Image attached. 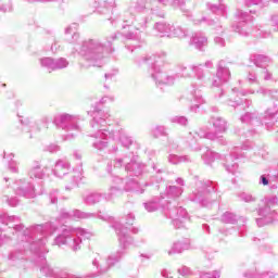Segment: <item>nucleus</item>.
<instances>
[{
  "label": "nucleus",
  "mask_w": 278,
  "mask_h": 278,
  "mask_svg": "<svg viewBox=\"0 0 278 278\" xmlns=\"http://www.w3.org/2000/svg\"><path fill=\"white\" fill-rule=\"evenodd\" d=\"M0 223L15 233H21V241L16 244L15 250L9 254V260L11 262H22V260H27V255H34V262L40 267V273L45 277L58 278V275L64 274L59 268H53L47 263L45 255L49 253V250L45 247L47 244L45 231L50 235L58 231L52 244L55 247H68L74 252L81 249L84 240L92 238V233L84 228H74L66 225L58 227L53 223L34 225L25 229V225H23L18 216H10L8 213H0Z\"/></svg>",
  "instance_id": "f257e3e1"
},
{
  "label": "nucleus",
  "mask_w": 278,
  "mask_h": 278,
  "mask_svg": "<svg viewBox=\"0 0 278 278\" xmlns=\"http://www.w3.org/2000/svg\"><path fill=\"white\" fill-rule=\"evenodd\" d=\"M190 42L193 47H195V49L201 51L203 47H207V37H205V34L203 33H194Z\"/></svg>",
  "instance_id": "473e14b6"
},
{
  "label": "nucleus",
  "mask_w": 278,
  "mask_h": 278,
  "mask_svg": "<svg viewBox=\"0 0 278 278\" xmlns=\"http://www.w3.org/2000/svg\"><path fill=\"white\" fill-rule=\"evenodd\" d=\"M239 199H241V201H244V203H254V201H256L255 197L244 192L239 195Z\"/></svg>",
  "instance_id": "0e129e2a"
},
{
  "label": "nucleus",
  "mask_w": 278,
  "mask_h": 278,
  "mask_svg": "<svg viewBox=\"0 0 278 278\" xmlns=\"http://www.w3.org/2000/svg\"><path fill=\"white\" fill-rule=\"evenodd\" d=\"M278 204V195L266 197L263 200V207H273Z\"/></svg>",
  "instance_id": "603ef678"
},
{
  "label": "nucleus",
  "mask_w": 278,
  "mask_h": 278,
  "mask_svg": "<svg viewBox=\"0 0 278 278\" xmlns=\"http://www.w3.org/2000/svg\"><path fill=\"white\" fill-rule=\"evenodd\" d=\"M181 194H184V188L169 186L166 187L165 193L161 194V197H164L165 201H167V203H165L167 207H177V201L175 199H179Z\"/></svg>",
  "instance_id": "a878e982"
},
{
  "label": "nucleus",
  "mask_w": 278,
  "mask_h": 278,
  "mask_svg": "<svg viewBox=\"0 0 278 278\" xmlns=\"http://www.w3.org/2000/svg\"><path fill=\"white\" fill-rule=\"evenodd\" d=\"M151 136L153 138H160L162 136H166V127L165 126H155L151 129Z\"/></svg>",
  "instance_id": "864d4df0"
},
{
  "label": "nucleus",
  "mask_w": 278,
  "mask_h": 278,
  "mask_svg": "<svg viewBox=\"0 0 278 278\" xmlns=\"http://www.w3.org/2000/svg\"><path fill=\"white\" fill-rule=\"evenodd\" d=\"M166 218H170L172 225L175 229H181L186 227V223L190 220L188 217V211L181 206L167 207L165 211Z\"/></svg>",
  "instance_id": "dca6fc26"
},
{
  "label": "nucleus",
  "mask_w": 278,
  "mask_h": 278,
  "mask_svg": "<svg viewBox=\"0 0 278 278\" xmlns=\"http://www.w3.org/2000/svg\"><path fill=\"white\" fill-rule=\"evenodd\" d=\"M151 0H136L130 3L128 7V10L125 12H137V14H144V12L149 11L151 12Z\"/></svg>",
  "instance_id": "bb28decb"
},
{
  "label": "nucleus",
  "mask_w": 278,
  "mask_h": 278,
  "mask_svg": "<svg viewBox=\"0 0 278 278\" xmlns=\"http://www.w3.org/2000/svg\"><path fill=\"white\" fill-rule=\"evenodd\" d=\"M112 222L111 227L115 229V233L117 236L119 250L116 251V253L111 254L108 258H103L100 255H98L93 261L92 265L97 268V273L93 274L92 278L94 277H101V275H105L114 266V264H117V262H121L123 260V256L125 253H127V250L131 244H134V237L129 233H140V229L138 227H127L123 225V223L114 219V217H109Z\"/></svg>",
  "instance_id": "7ed1b4c3"
},
{
  "label": "nucleus",
  "mask_w": 278,
  "mask_h": 278,
  "mask_svg": "<svg viewBox=\"0 0 278 278\" xmlns=\"http://www.w3.org/2000/svg\"><path fill=\"white\" fill-rule=\"evenodd\" d=\"M235 97H247V91L241 90L239 91L238 88H233L231 90V99L228 100L227 104L230 108H240V105H244L242 99H236Z\"/></svg>",
  "instance_id": "2f4dec72"
},
{
  "label": "nucleus",
  "mask_w": 278,
  "mask_h": 278,
  "mask_svg": "<svg viewBox=\"0 0 278 278\" xmlns=\"http://www.w3.org/2000/svg\"><path fill=\"white\" fill-rule=\"evenodd\" d=\"M167 147L169 149V151H179V142L175 141V139H167Z\"/></svg>",
  "instance_id": "e2e57ef3"
},
{
  "label": "nucleus",
  "mask_w": 278,
  "mask_h": 278,
  "mask_svg": "<svg viewBox=\"0 0 278 278\" xmlns=\"http://www.w3.org/2000/svg\"><path fill=\"white\" fill-rule=\"evenodd\" d=\"M220 220L226 225H236V223H238V215L231 212H225L222 215Z\"/></svg>",
  "instance_id": "a18cd8bd"
},
{
  "label": "nucleus",
  "mask_w": 278,
  "mask_h": 278,
  "mask_svg": "<svg viewBox=\"0 0 278 278\" xmlns=\"http://www.w3.org/2000/svg\"><path fill=\"white\" fill-rule=\"evenodd\" d=\"M194 25H201V23H205L206 25H208V27H223L220 25H218V20H212V18H207V17H202L200 20H193Z\"/></svg>",
  "instance_id": "8fccbe9b"
},
{
  "label": "nucleus",
  "mask_w": 278,
  "mask_h": 278,
  "mask_svg": "<svg viewBox=\"0 0 278 278\" xmlns=\"http://www.w3.org/2000/svg\"><path fill=\"white\" fill-rule=\"evenodd\" d=\"M222 271L220 269L218 270H213L208 273H201L200 278H220Z\"/></svg>",
  "instance_id": "052dcab7"
},
{
  "label": "nucleus",
  "mask_w": 278,
  "mask_h": 278,
  "mask_svg": "<svg viewBox=\"0 0 278 278\" xmlns=\"http://www.w3.org/2000/svg\"><path fill=\"white\" fill-rule=\"evenodd\" d=\"M249 149H251V146L249 143H244L241 148L235 147L230 151V154H229L228 159H226V163H225V168H226L227 173H231V175H236L237 173H239L238 163L233 162V160H240V157H245L247 154L243 151H249ZM229 161H231L233 163H231Z\"/></svg>",
  "instance_id": "f3484780"
},
{
  "label": "nucleus",
  "mask_w": 278,
  "mask_h": 278,
  "mask_svg": "<svg viewBox=\"0 0 278 278\" xmlns=\"http://www.w3.org/2000/svg\"><path fill=\"white\" fill-rule=\"evenodd\" d=\"M257 75L260 77V71L257 72L250 71L247 76V80L249 81V84H260V80L257 79Z\"/></svg>",
  "instance_id": "6e6d98bb"
},
{
  "label": "nucleus",
  "mask_w": 278,
  "mask_h": 278,
  "mask_svg": "<svg viewBox=\"0 0 278 278\" xmlns=\"http://www.w3.org/2000/svg\"><path fill=\"white\" fill-rule=\"evenodd\" d=\"M12 189L17 197H24V199H34L36 197L34 185L26 179L15 180Z\"/></svg>",
  "instance_id": "aec40b11"
},
{
  "label": "nucleus",
  "mask_w": 278,
  "mask_h": 278,
  "mask_svg": "<svg viewBox=\"0 0 278 278\" xmlns=\"http://www.w3.org/2000/svg\"><path fill=\"white\" fill-rule=\"evenodd\" d=\"M178 275L181 277H191L193 275L192 269L190 267L182 265L180 268L177 269Z\"/></svg>",
  "instance_id": "bf43d9fd"
},
{
  "label": "nucleus",
  "mask_w": 278,
  "mask_h": 278,
  "mask_svg": "<svg viewBox=\"0 0 278 278\" xmlns=\"http://www.w3.org/2000/svg\"><path fill=\"white\" fill-rule=\"evenodd\" d=\"M111 177H112L111 179L112 186L109 188L108 194L111 201H114L117 194H123L124 192H127V190H129V186H126L127 178L114 176L112 175V172H111Z\"/></svg>",
  "instance_id": "4be33fe9"
},
{
  "label": "nucleus",
  "mask_w": 278,
  "mask_h": 278,
  "mask_svg": "<svg viewBox=\"0 0 278 278\" xmlns=\"http://www.w3.org/2000/svg\"><path fill=\"white\" fill-rule=\"evenodd\" d=\"M188 36V29L177 25H172V30L169 33V38H186Z\"/></svg>",
  "instance_id": "a19ab883"
},
{
  "label": "nucleus",
  "mask_w": 278,
  "mask_h": 278,
  "mask_svg": "<svg viewBox=\"0 0 278 278\" xmlns=\"http://www.w3.org/2000/svg\"><path fill=\"white\" fill-rule=\"evenodd\" d=\"M126 186H128V189H126V192H137V194H143L144 187L140 185L136 179L126 177Z\"/></svg>",
  "instance_id": "f704fd0d"
},
{
  "label": "nucleus",
  "mask_w": 278,
  "mask_h": 278,
  "mask_svg": "<svg viewBox=\"0 0 278 278\" xmlns=\"http://www.w3.org/2000/svg\"><path fill=\"white\" fill-rule=\"evenodd\" d=\"M118 36H121V33H114L106 37V45L97 38L85 39L81 41L78 55L84 60L87 67L101 68L108 53H114L112 43L118 40Z\"/></svg>",
  "instance_id": "20e7f679"
},
{
  "label": "nucleus",
  "mask_w": 278,
  "mask_h": 278,
  "mask_svg": "<svg viewBox=\"0 0 278 278\" xmlns=\"http://www.w3.org/2000/svg\"><path fill=\"white\" fill-rule=\"evenodd\" d=\"M188 201L197 203L200 207H212L220 201L218 187L211 180H197L194 190L188 195Z\"/></svg>",
  "instance_id": "423d86ee"
},
{
  "label": "nucleus",
  "mask_w": 278,
  "mask_h": 278,
  "mask_svg": "<svg viewBox=\"0 0 278 278\" xmlns=\"http://www.w3.org/2000/svg\"><path fill=\"white\" fill-rule=\"evenodd\" d=\"M73 218V211L68 212L66 208H62L59 214V219L61 220H71Z\"/></svg>",
  "instance_id": "680f3d73"
},
{
  "label": "nucleus",
  "mask_w": 278,
  "mask_h": 278,
  "mask_svg": "<svg viewBox=\"0 0 278 278\" xmlns=\"http://www.w3.org/2000/svg\"><path fill=\"white\" fill-rule=\"evenodd\" d=\"M187 144L191 151H201V146L199 144V137L189 132L187 136Z\"/></svg>",
  "instance_id": "79ce46f5"
},
{
  "label": "nucleus",
  "mask_w": 278,
  "mask_h": 278,
  "mask_svg": "<svg viewBox=\"0 0 278 278\" xmlns=\"http://www.w3.org/2000/svg\"><path fill=\"white\" fill-rule=\"evenodd\" d=\"M18 122L22 125V129L27 134H29V131H33L34 127H36V121H34V117L20 116Z\"/></svg>",
  "instance_id": "4c0bfd02"
},
{
  "label": "nucleus",
  "mask_w": 278,
  "mask_h": 278,
  "mask_svg": "<svg viewBox=\"0 0 278 278\" xmlns=\"http://www.w3.org/2000/svg\"><path fill=\"white\" fill-rule=\"evenodd\" d=\"M244 5L247 8H253V5H260L261 8H264V1L263 0H244Z\"/></svg>",
  "instance_id": "69168bd1"
},
{
  "label": "nucleus",
  "mask_w": 278,
  "mask_h": 278,
  "mask_svg": "<svg viewBox=\"0 0 278 278\" xmlns=\"http://www.w3.org/2000/svg\"><path fill=\"white\" fill-rule=\"evenodd\" d=\"M152 168L156 175H162V173H164V165L160 162L152 163Z\"/></svg>",
  "instance_id": "338daca9"
},
{
  "label": "nucleus",
  "mask_w": 278,
  "mask_h": 278,
  "mask_svg": "<svg viewBox=\"0 0 278 278\" xmlns=\"http://www.w3.org/2000/svg\"><path fill=\"white\" fill-rule=\"evenodd\" d=\"M83 172L84 169L81 168V166L71 172V163L64 160H58L54 164V168H52L54 177H59V179H62L63 177H66V175H68L71 179V187L66 186V190H73V188H75V186H77L79 181H81V179L84 178Z\"/></svg>",
  "instance_id": "9b49d317"
},
{
  "label": "nucleus",
  "mask_w": 278,
  "mask_h": 278,
  "mask_svg": "<svg viewBox=\"0 0 278 278\" xmlns=\"http://www.w3.org/2000/svg\"><path fill=\"white\" fill-rule=\"evenodd\" d=\"M271 26L278 31V13L270 16Z\"/></svg>",
  "instance_id": "774afa93"
},
{
  "label": "nucleus",
  "mask_w": 278,
  "mask_h": 278,
  "mask_svg": "<svg viewBox=\"0 0 278 278\" xmlns=\"http://www.w3.org/2000/svg\"><path fill=\"white\" fill-rule=\"evenodd\" d=\"M164 62H166V53L164 52L135 60L137 66H142L143 64L151 66L150 75L156 86H173L175 80L179 77L184 79H192V77H195V81L191 85V94L195 104L190 106V112H199L201 105L207 103L201 93V88H207L210 86L212 72L203 70V63L191 64L189 66L179 63L176 65L178 73L170 75L162 71V64H164Z\"/></svg>",
  "instance_id": "f03ea898"
},
{
  "label": "nucleus",
  "mask_w": 278,
  "mask_h": 278,
  "mask_svg": "<svg viewBox=\"0 0 278 278\" xmlns=\"http://www.w3.org/2000/svg\"><path fill=\"white\" fill-rule=\"evenodd\" d=\"M170 123H176V125H181L182 127H186L188 125V117L174 116L170 118Z\"/></svg>",
  "instance_id": "13d9d810"
},
{
  "label": "nucleus",
  "mask_w": 278,
  "mask_h": 278,
  "mask_svg": "<svg viewBox=\"0 0 278 278\" xmlns=\"http://www.w3.org/2000/svg\"><path fill=\"white\" fill-rule=\"evenodd\" d=\"M108 118H110V113H103L101 110L96 109L92 114V119L89 123V138H94L91 147L96 151H105L109 147L108 138L110 136L103 135V131L108 130Z\"/></svg>",
  "instance_id": "0eeeda50"
},
{
  "label": "nucleus",
  "mask_w": 278,
  "mask_h": 278,
  "mask_svg": "<svg viewBox=\"0 0 278 278\" xmlns=\"http://www.w3.org/2000/svg\"><path fill=\"white\" fill-rule=\"evenodd\" d=\"M255 14V11L244 12L242 10H237L236 12V18H238V23L236 25H232L233 31L239 34V36H249L250 34H253V28H251V25L249 23L253 22V15Z\"/></svg>",
  "instance_id": "ddd939ff"
},
{
  "label": "nucleus",
  "mask_w": 278,
  "mask_h": 278,
  "mask_svg": "<svg viewBox=\"0 0 278 278\" xmlns=\"http://www.w3.org/2000/svg\"><path fill=\"white\" fill-rule=\"evenodd\" d=\"M278 276L277 271L268 270V271H248L244 274L245 278H276Z\"/></svg>",
  "instance_id": "e433bc0d"
},
{
  "label": "nucleus",
  "mask_w": 278,
  "mask_h": 278,
  "mask_svg": "<svg viewBox=\"0 0 278 278\" xmlns=\"http://www.w3.org/2000/svg\"><path fill=\"white\" fill-rule=\"evenodd\" d=\"M81 201L85 205H97V203H101V201H105L106 203H110L112 201V198H110V194L108 192H99V191H85L81 194Z\"/></svg>",
  "instance_id": "5701e85b"
},
{
  "label": "nucleus",
  "mask_w": 278,
  "mask_h": 278,
  "mask_svg": "<svg viewBox=\"0 0 278 278\" xmlns=\"http://www.w3.org/2000/svg\"><path fill=\"white\" fill-rule=\"evenodd\" d=\"M30 179H45V170L40 166V162L34 161L33 165L28 172Z\"/></svg>",
  "instance_id": "72a5a7b5"
},
{
  "label": "nucleus",
  "mask_w": 278,
  "mask_h": 278,
  "mask_svg": "<svg viewBox=\"0 0 278 278\" xmlns=\"http://www.w3.org/2000/svg\"><path fill=\"white\" fill-rule=\"evenodd\" d=\"M79 25L77 23H74L65 28V35L68 36L72 34V41L71 42H77L79 40V33H77V28Z\"/></svg>",
  "instance_id": "37998d69"
},
{
  "label": "nucleus",
  "mask_w": 278,
  "mask_h": 278,
  "mask_svg": "<svg viewBox=\"0 0 278 278\" xmlns=\"http://www.w3.org/2000/svg\"><path fill=\"white\" fill-rule=\"evenodd\" d=\"M58 197H60V191L58 189H52L48 193V199L52 205H55V203H58Z\"/></svg>",
  "instance_id": "4d7b16f0"
},
{
  "label": "nucleus",
  "mask_w": 278,
  "mask_h": 278,
  "mask_svg": "<svg viewBox=\"0 0 278 278\" xmlns=\"http://www.w3.org/2000/svg\"><path fill=\"white\" fill-rule=\"evenodd\" d=\"M109 102H114V96H104L97 104L96 106L93 108V111L91 112V116L94 114V111L98 109V110H101V105H104V103H108ZM104 114H109L108 112L101 110Z\"/></svg>",
  "instance_id": "3c124183"
},
{
  "label": "nucleus",
  "mask_w": 278,
  "mask_h": 278,
  "mask_svg": "<svg viewBox=\"0 0 278 278\" xmlns=\"http://www.w3.org/2000/svg\"><path fill=\"white\" fill-rule=\"evenodd\" d=\"M278 121V104L274 103L267 108L263 117H260L257 112H247L240 116V122L243 125H252L253 127L266 126V129H270Z\"/></svg>",
  "instance_id": "6e6552de"
},
{
  "label": "nucleus",
  "mask_w": 278,
  "mask_h": 278,
  "mask_svg": "<svg viewBox=\"0 0 278 278\" xmlns=\"http://www.w3.org/2000/svg\"><path fill=\"white\" fill-rule=\"evenodd\" d=\"M250 62H252L258 70L260 77H263L265 81H270L273 79V74L268 72V64L271 62L268 55L264 54H251Z\"/></svg>",
  "instance_id": "6ab92c4d"
},
{
  "label": "nucleus",
  "mask_w": 278,
  "mask_h": 278,
  "mask_svg": "<svg viewBox=\"0 0 278 278\" xmlns=\"http://www.w3.org/2000/svg\"><path fill=\"white\" fill-rule=\"evenodd\" d=\"M190 249V240L185 239L182 241H176L173 243L172 248L167 251L168 255H177L182 251H189Z\"/></svg>",
  "instance_id": "c85d7f7f"
},
{
  "label": "nucleus",
  "mask_w": 278,
  "mask_h": 278,
  "mask_svg": "<svg viewBox=\"0 0 278 278\" xmlns=\"http://www.w3.org/2000/svg\"><path fill=\"white\" fill-rule=\"evenodd\" d=\"M256 218L257 227H266V225H277L278 223V210L268 206H258Z\"/></svg>",
  "instance_id": "a211bd4d"
},
{
  "label": "nucleus",
  "mask_w": 278,
  "mask_h": 278,
  "mask_svg": "<svg viewBox=\"0 0 278 278\" xmlns=\"http://www.w3.org/2000/svg\"><path fill=\"white\" fill-rule=\"evenodd\" d=\"M116 8V0H102L97 7V12L98 14H110L111 12V16L108 20L111 21L112 25H118L121 22L124 23L122 24L123 29L131 27V25H134L136 31H144L147 29L149 17L144 13L134 14L131 12H124L122 18H118Z\"/></svg>",
  "instance_id": "39448f33"
},
{
  "label": "nucleus",
  "mask_w": 278,
  "mask_h": 278,
  "mask_svg": "<svg viewBox=\"0 0 278 278\" xmlns=\"http://www.w3.org/2000/svg\"><path fill=\"white\" fill-rule=\"evenodd\" d=\"M169 164H190L192 159L189 155H177V154H169L167 157Z\"/></svg>",
  "instance_id": "58836bf2"
},
{
  "label": "nucleus",
  "mask_w": 278,
  "mask_h": 278,
  "mask_svg": "<svg viewBox=\"0 0 278 278\" xmlns=\"http://www.w3.org/2000/svg\"><path fill=\"white\" fill-rule=\"evenodd\" d=\"M113 166L114 168H122V166H125L126 173H128V175L131 177H140L144 170V163L138 162V156H136L134 152H130L108 163L106 173L112 174Z\"/></svg>",
  "instance_id": "9d476101"
},
{
  "label": "nucleus",
  "mask_w": 278,
  "mask_h": 278,
  "mask_svg": "<svg viewBox=\"0 0 278 278\" xmlns=\"http://www.w3.org/2000/svg\"><path fill=\"white\" fill-rule=\"evenodd\" d=\"M206 151L202 154V160L204 164L207 166H212L216 160H220V154L210 150V148H205Z\"/></svg>",
  "instance_id": "c9c22d12"
},
{
  "label": "nucleus",
  "mask_w": 278,
  "mask_h": 278,
  "mask_svg": "<svg viewBox=\"0 0 278 278\" xmlns=\"http://www.w3.org/2000/svg\"><path fill=\"white\" fill-rule=\"evenodd\" d=\"M207 10L217 16L227 17V5H225V0H219L218 4L206 3Z\"/></svg>",
  "instance_id": "7c9ffc66"
},
{
  "label": "nucleus",
  "mask_w": 278,
  "mask_h": 278,
  "mask_svg": "<svg viewBox=\"0 0 278 278\" xmlns=\"http://www.w3.org/2000/svg\"><path fill=\"white\" fill-rule=\"evenodd\" d=\"M40 66L48 71V73H53V71H63V68H68V60L65 58L53 59L51 56L41 58L39 60Z\"/></svg>",
  "instance_id": "412c9836"
},
{
  "label": "nucleus",
  "mask_w": 278,
  "mask_h": 278,
  "mask_svg": "<svg viewBox=\"0 0 278 278\" xmlns=\"http://www.w3.org/2000/svg\"><path fill=\"white\" fill-rule=\"evenodd\" d=\"M94 213H86L80 210H74L72 211V218H80V219H87V218H94Z\"/></svg>",
  "instance_id": "09e8293b"
},
{
  "label": "nucleus",
  "mask_w": 278,
  "mask_h": 278,
  "mask_svg": "<svg viewBox=\"0 0 278 278\" xmlns=\"http://www.w3.org/2000/svg\"><path fill=\"white\" fill-rule=\"evenodd\" d=\"M231 79V71H229V65L222 60L217 64L216 76L212 74L211 83L207 87L210 88H220L223 84H227ZM206 87V88H207Z\"/></svg>",
  "instance_id": "2eb2a0df"
},
{
  "label": "nucleus",
  "mask_w": 278,
  "mask_h": 278,
  "mask_svg": "<svg viewBox=\"0 0 278 278\" xmlns=\"http://www.w3.org/2000/svg\"><path fill=\"white\" fill-rule=\"evenodd\" d=\"M172 3L173 8H179L182 14L190 18L192 13L190 10L186 9V0H154L151 2V14L157 16L159 18H164L166 13L162 10V8L169 5Z\"/></svg>",
  "instance_id": "f8f14e48"
},
{
  "label": "nucleus",
  "mask_w": 278,
  "mask_h": 278,
  "mask_svg": "<svg viewBox=\"0 0 278 278\" xmlns=\"http://www.w3.org/2000/svg\"><path fill=\"white\" fill-rule=\"evenodd\" d=\"M12 1L10 0H0V12H12Z\"/></svg>",
  "instance_id": "5fc2aeb1"
},
{
  "label": "nucleus",
  "mask_w": 278,
  "mask_h": 278,
  "mask_svg": "<svg viewBox=\"0 0 278 278\" xmlns=\"http://www.w3.org/2000/svg\"><path fill=\"white\" fill-rule=\"evenodd\" d=\"M7 157L9 159V161H8V170H10L11 173H14V174H18L20 163H18V161L14 160V153L8 154Z\"/></svg>",
  "instance_id": "de8ad7c7"
},
{
  "label": "nucleus",
  "mask_w": 278,
  "mask_h": 278,
  "mask_svg": "<svg viewBox=\"0 0 278 278\" xmlns=\"http://www.w3.org/2000/svg\"><path fill=\"white\" fill-rule=\"evenodd\" d=\"M166 203H169L164 195L154 197L143 203V207L149 213L157 212V210H163L164 215L168 212V206Z\"/></svg>",
  "instance_id": "393cba45"
},
{
  "label": "nucleus",
  "mask_w": 278,
  "mask_h": 278,
  "mask_svg": "<svg viewBox=\"0 0 278 278\" xmlns=\"http://www.w3.org/2000/svg\"><path fill=\"white\" fill-rule=\"evenodd\" d=\"M123 37L127 42L125 45V48L127 51H130V53H134L135 49H140L142 45H144V39H142V30H129L128 33L124 34Z\"/></svg>",
  "instance_id": "b1692460"
},
{
  "label": "nucleus",
  "mask_w": 278,
  "mask_h": 278,
  "mask_svg": "<svg viewBox=\"0 0 278 278\" xmlns=\"http://www.w3.org/2000/svg\"><path fill=\"white\" fill-rule=\"evenodd\" d=\"M3 203H7L9 207H16L21 203V200L14 195L8 194V191H4V194L2 197Z\"/></svg>",
  "instance_id": "49530a36"
},
{
  "label": "nucleus",
  "mask_w": 278,
  "mask_h": 278,
  "mask_svg": "<svg viewBox=\"0 0 278 278\" xmlns=\"http://www.w3.org/2000/svg\"><path fill=\"white\" fill-rule=\"evenodd\" d=\"M197 138H206V140H216L219 144H227L225 141V137H218L214 132H210L207 128H199L194 132H192Z\"/></svg>",
  "instance_id": "cd10ccee"
},
{
  "label": "nucleus",
  "mask_w": 278,
  "mask_h": 278,
  "mask_svg": "<svg viewBox=\"0 0 278 278\" xmlns=\"http://www.w3.org/2000/svg\"><path fill=\"white\" fill-rule=\"evenodd\" d=\"M102 136H109L111 140H118L125 149H129L134 144V138L119 126L113 127L109 125L106 130H102Z\"/></svg>",
  "instance_id": "4468645a"
},
{
  "label": "nucleus",
  "mask_w": 278,
  "mask_h": 278,
  "mask_svg": "<svg viewBox=\"0 0 278 278\" xmlns=\"http://www.w3.org/2000/svg\"><path fill=\"white\" fill-rule=\"evenodd\" d=\"M81 121H86L81 115L60 113L54 116L53 124L55 127H59V129L67 131L65 140H73L77 138V135L81 131V126H79V122Z\"/></svg>",
  "instance_id": "1a4fd4ad"
},
{
  "label": "nucleus",
  "mask_w": 278,
  "mask_h": 278,
  "mask_svg": "<svg viewBox=\"0 0 278 278\" xmlns=\"http://www.w3.org/2000/svg\"><path fill=\"white\" fill-rule=\"evenodd\" d=\"M172 27L173 25L166 22H156L153 26V29L156 31V36H160V38H164L165 36L170 38Z\"/></svg>",
  "instance_id": "c756f323"
},
{
  "label": "nucleus",
  "mask_w": 278,
  "mask_h": 278,
  "mask_svg": "<svg viewBox=\"0 0 278 278\" xmlns=\"http://www.w3.org/2000/svg\"><path fill=\"white\" fill-rule=\"evenodd\" d=\"M210 123H212L216 131H219L220 134L227 131V121H225L223 117H212Z\"/></svg>",
  "instance_id": "ea45409f"
},
{
  "label": "nucleus",
  "mask_w": 278,
  "mask_h": 278,
  "mask_svg": "<svg viewBox=\"0 0 278 278\" xmlns=\"http://www.w3.org/2000/svg\"><path fill=\"white\" fill-rule=\"evenodd\" d=\"M256 92L257 94H262L263 97H269V99L278 101V90L276 89H266L264 87H261Z\"/></svg>",
  "instance_id": "c03bdc74"
}]
</instances>
